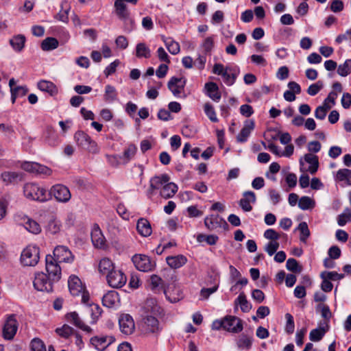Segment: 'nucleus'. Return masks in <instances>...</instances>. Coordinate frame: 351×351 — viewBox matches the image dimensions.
<instances>
[{
    "instance_id": "obj_32",
    "label": "nucleus",
    "mask_w": 351,
    "mask_h": 351,
    "mask_svg": "<svg viewBox=\"0 0 351 351\" xmlns=\"http://www.w3.org/2000/svg\"><path fill=\"white\" fill-rule=\"evenodd\" d=\"M119 300V295L114 291H108L102 298V304L108 308L113 307Z\"/></svg>"
},
{
    "instance_id": "obj_54",
    "label": "nucleus",
    "mask_w": 351,
    "mask_h": 351,
    "mask_svg": "<svg viewBox=\"0 0 351 351\" xmlns=\"http://www.w3.org/2000/svg\"><path fill=\"white\" fill-rule=\"evenodd\" d=\"M332 108V106H318L315 111V117L317 119L323 120L326 116L327 112Z\"/></svg>"
},
{
    "instance_id": "obj_21",
    "label": "nucleus",
    "mask_w": 351,
    "mask_h": 351,
    "mask_svg": "<svg viewBox=\"0 0 351 351\" xmlns=\"http://www.w3.org/2000/svg\"><path fill=\"white\" fill-rule=\"evenodd\" d=\"M91 240L93 245L99 248L104 247L106 244V239L98 226L95 224L91 232Z\"/></svg>"
},
{
    "instance_id": "obj_56",
    "label": "nucleus",
    "mask_w": 351,
    "mask_h": 351,
    "mask_svg": "<svg viewBox=\"0 0 351 351\" xmlns=\"http://www.w3.org/2000/svg\"><path fill=\"white\" fill-rule=\"evenodd\" d=\"M351 220V210L346 208L343 213L339 215L337 217V223L340 226H343L346 223Z\"/></svg>"
},
{
    "instance_id": "obj_40",
    "label": "nucleus",
    "mask_w": 351,
    "mask_h": 351,
    "mask_svg": "<svg viewBox=\"0 0 351 351\" xmlns=\"http://www.w3.org/2000/svg\"><path fill=\"white\" fill-rule=\"evenodd\" d=\"M25 43V37L21 34L15 36L10 40V44L16 51H21L23 49Z\"/></svg>"
},
{
    "instance_id": "obj_12",
    "label": "nucleus",
    "mask_w": 351,
    "mask_h": 351,
    "mask_svg": "<svg viewBox=\"0 0 351 351\" xmlns=\"http://www.w3.org/2000/svg\"><path fill=\"white\" fill-rule=\"evenodd\" d=\"M106 280L109 286L118 289L125 285L127 278L122 271L114 269L106 276Z\"/></svg>"
},
{
    "instance_id": "obj_31",
    "label": "nucleus",
    "mask_w": 351,
    "mask_h": 351,
    "mask_svg": "<svg viewBox=\"0 0 351 351\" xmlns=\"http://www.w3.org/2000/svg\"><path fill=\"white\" fill-rule=\"evenodd\" d=\"M114 12L118 18L122 21H125L130 17V12L128 10L125 3H120L114 1Z\"/></svg>"
},
{
    "instance_id": "obj_34",
    "label": "nucleus",
    "mask_w": 351,
    "mask_h": 351,
    "mask_svg": "<svg viewBox=\"0 0 351 351\" xmlns=\"http://www.w3.org/2000/svg\"><path fill=\"white\" fill-rule=\"evenodd\" d=\"M187 258L183 255H178L175 256H168L167 263L169 267L178 269L186 264Z\"/></svg>"
},
{
    "instance_id": "obj_61",
    "label": "nucleus",
    "mask_w": 351,
    "mask_h": 351,
    "mask_svg": "<svg viewBox=\"0 0 351 351\" xmlns=\"http://www.w3.org/2000/svg\"><path fill=\"white\" fill-rule=\"evenodd\" d=\"M66 3H67L66 1L62 2L61 7L62 9L64 8V10L63 12L60 11L56 16L57 19L62 22H66L68 21V12L69 8H67L68 6Z\"/></svg>"
},
{
    "instance_id": "obj_16",
    "label": "nucleus",
    "mask_w": 351,
    "mask_h": 351,
    "mask_svg": "<svg viewBox=\"0 0 351 351\" xmlns=\"http://www.w3.org/2000/svg\"><path fill=\"white\" fill-rule=\"evenodd\" d=\"M114 341L112 336H95L90 339L91 344L99 351L104 350Z\"/></svg>"
},
{
    "instance_id": "obj_28",
    "label": "nucleus",
    "mask_w": 351,
    "mask_h": 351,
    "mask_svg": "<svg viewBox=\"0 0 351 351\" xmlns=\"http://www.w3.org/2000/svg\"><path fill=\"white\" fill-rule=\"evenodd\" d=\"M254 126L255 124L253 120L245 121L243 128L237 136V141L241 143L246 141Z\"/></svg>"
},
{
    "instance_id": "obj_26",
    "label": "nucleus",
    "mask_w": 351,
    "mask_h": 351,
    "mask_svg": "<svg viewBox=\"0 0 351 351\" xmlns=\"http://www.w3.org/2000/svg\"><path fill=\"white\" fill-rule=\"evenodd\" d=\"M143 327L146 332L150 333H158L161 330L158 320L152 316H147L145 318Z\"/></svg>"
},
{
    "instance_id": "obj_13",
    "label": "nucleus",
    "mask_w": 351,
    "mask_h": 351,
    "mask_svg": "<svg viewBox=\"0 0 351 351\" xmlns=\"http://www.w3.org/2000/svg\"><path fill=\"white\" fill-rule=\"evenodd\" d=\"M186 80L184 77H172L168 82V88L176 97H180L184 92Z\"/></svg>"
},
{
    "instance_id": "obj_33",
    "label": "nucleus",
    "mask_w": 351,
    "mask_h": 351,
    "mask_svg": "<svg viewBox=\"0 0 351 351\" xmlns=\"http://www.w3.org/2000/svg\"><path fill=\"white\" fill-rule=\"evenodd\" d=\"M114 269H115L114 263L110 258H104L101 259L99 263V271L101 274L107 276Z\"/></svg>"
},
{
    "instance_id": "obj_14",
    "label": "nucleus",
    "mask_w": 351,
    "mask_h": 351,
    "mask_svg": "<svg viewBox=\"0 0 351 351\" xmlns=\"http://www.w3.org/2000/svg\"><path fill=\"white\" fill-rule=\"evenodd\" d=\"M224 329L228 332L238 333L243 330L242 320L235 316L224 317Z\"/></svg>"
},
{
    "instance_id": "obj_44",
    "label": "nucleus",
    "mask_w": 351,
    "mask_h": 351,
    "mask_svg": "<svg viewBox=\"0 0 351 351\" xmlns=\"http://www.w3.org/2000/svg\"><path fill=\"white\" fill-rule=\"evenodd\" d=\"M25 228L32 234H39L41 232V227L38 223L31 219L27 218L24 223Z\"/></svg>"
},
{
    "instance_id": "obj_6",
    "label": "nucleus",
    "mask_w": 351,
    "mask_h": 351,
    "mask_svg": "<svg viewBox=\"0 0 351 351\" xmlns=\"http://www.w3.org/2000/svg\"><path fill=\"white\" fill-rule=\"evenodd\" d=\"M49 197L50 195L53 196L58 202L67 203L71 198V193L67 186L62 184H56L53 185L49 193Z\"/></svg>"
},
{
    "instance_id": "obj_7",
    "label": "nucleus",
    "mask_w": 351,
    "mask_h": 351,
    "mask_svg": "<svg viewBox=\"0 0 351 351\" xmlns=\"http://www.w3.org/2000/svg\"><path fill=\"white\" fill-rule=\"evenodd\" d=\"M53 281L43 272L35 274L33 281L34 288L39 291L51 292L53 291Z\"/></svg>"
},
{
    "instance_id": "obj_2",
    "label": "nucleus",
    "mask_w": 351,
    "mask_h": 351,
    "mask_svg": "<svg viewBox=\"0 0 351 351\" xmlns=\"http://www.w3.org/2000/svg\"><path fill=\"white\" fill-rule=\"evenodd\" d=\"M23 193L27 198L32 200L45 202L49 199L47 189L36 183L25 184L23 187Z\"/></svg>"
},
{
    "instance_id": "obj_1",
    "label": "nucleus",
    "mask_w": 351,
    "mask_h": 351,
    "mask_svg": "<svg viewBox=\"0 0 351 351\" xmlns=\"http://www.w3.org/2000/svg\"><path fill=\"white\" fill-rule=\"evenodd\" d=\"M68 287L70 293L73 296H81L82 302L85 304H88L89 293L78 276L75 275L70 276L68 280Z\"/></svg>"
},
{
    "instance_id": "obj_24",
    "label": "nucleus",
    "mask_w": 351,
    "mask_h": 351,
    "mask_svg": "<svg viewBox=\"0 0 351 351\" xmlns=\"http://www.w3.org/2000/svg\"><path fill=\"white\" fill-rule=\"evenodd\" d=\"M66 319L69 322L75 325L76 327L83 330L84 331L90 333L92 329L88 326L84 324L83 321L80 317L76 312H71L66 315Z\"/></svg>"
},
{
    "instance_id": "obj_47",
    "label": "nucleus",
    "mask_w": 351,
    "mask_h": 351,
    "mask_svg": "<svg viewBox=\"0 0 351 351\" xmlns=\"http://www.w3.org/2000/svg\"><path fill=\"white\" fill-rule=\"evenodd\" d=\"M337 179L339 181H346L347 184L351 185V170L348 169H339L337 173Z\"/></svg>"
},
{
    "instance_id": "obj_11",
    "label": "nucleus",
    "mask_w": 351,
    "mask_h": 351,
    "mask_svg": "<svg viewBox=\"0 0 351 351\" xmlns=\"http://www.w3.org/2000/svg\"><path fill=\"white\" fill-rule=\"evenodd\" d=\"M21 167L26 171L36 175L49 176L52 173V170L48 167L34 162H23Z\"/></svg>"
},
{
    "instance_id": "obj_29",
    "label": "nucleus",
    "mask_w": 351,
    "mask_h": 351,
    "mask_svg": "<svg viewBox=\"0 0 351 351\" xmlns=\"http://www.w3.org/2000/svg\"><path fill=\"white\" fill-rule=\"evenodd\" d=\"M136 230L141 236L145 237L151 235L152 232L150 223L145 218H141L138 220Z\"/></svg>"
},
{
    "instance_id": "obj_55",
    "label": "nucleus",
    "mask_w": 351,
    "mask_h": 351,
    "mask_svg": "<svg viewBox=\"0 0 351 351\" xmlns=\"http://www.w3.org/2000/svg\"><path fill=\"white\" fill-rule=\"evenodd\" d=\"M30 347L31 351H46L44 342L38 338H34L32 340Z\"/></svg>"
},
{
    "instance_id": "obj_52",
    "label": "nucleus",
    "mask_w": 351,
    "mask_h": 351,
    "mask_svg": "<svg viewBox=\"0 0 351 351\" xmlns=\"http://www.w3.org/2000/svg\"><path fill=\"white\" fill-rule=\"evenodd\" d=\"M204 112L206 116L209 118V119L214 123H216L218 121V119L216 115L215 110L213 108V106L209 104L206 103L204 104Z\"/></svg>"
},
{
    "instance_id": "obj_22",
    "label": "nucleus",
    "mask_w": 351,
    "mask_h": 351,
    "mask_svg": "<svg viewBox=\"0 0 351 351\" xmlns=\"http://www.w3.org/2000/svg\"><path fill=\"white\" fill-rule=\"evenodd\" d=\"M166 298L171 303L180 301L182 298V293L179 287L176 286L168 287L164 289Z\"/></svg>"
},
{
    "instance_id": "obj_36",
    "label": "nucleus",
    "mask_w": 351,
    "mask_h": 351,
    "mask_svg": "<svg viewBox=\"0 0 351 351\" xmlns=\"http://www.w3.org/2000/svg\"><path fill=\"white\" fill-rule=\"evenodd\" d=\"M1 179L6 184L14 183L22 179V175L15 171H5L1 173Z\"/></svg>"
},
{
    "instance_id": "obj_45",
    "label": "nucleus",
    "mask_w": 351,
    "mask_h": 351,
    "mask_svg": "<svg viewBox=\"0 0 351 351\" xmlns=\"http://www.w3.org/2000/svg\"><path fill=\"white\" fill-rule=\"evenodd\" d=\"M315 206V201L308 196L302 197L298 202L299 208L303 210L312 209Z\"/></svg>"
},
{
    "instance_id": "obj_37",
    "label": "nucleus",
    "mask_w": 351,
    "mask_h": 351,
    "mask_svg": "<svg viewBox=\"0 0 351 351\" xmlns=\"http://www.w3.org/2000/svg\"><path fill=\"white\" fill-rule=\"evenodd\" d=\"M38 88L44 92L49 93L51 95L56 94L58 90L56 85L49 81L41 80L38 83Z\"/></svg>"
},
{
    "instance_id": "obj_43",
    "label": "nucleus",
    "mask_w": 351,
    "mask_h": 351,
    "mask_svg": "<svg viewBox=\"0 0 351 351\" xmlns=\"http://www.w3.org/2000/svg\"><path fill=\"white\" fill-rule=\"evenodd\" d=\"M58 47V41L56 38L48 37L43 40L41 43V49L43 51H51Z\"/></svg>"
},
{
    "instance_id": "obj_63",
    "label": "nucleus",
    "mask_w": 351,
    "mask_h": 351,
    "mask_svg": "<svg viewBox=\"0 0 351 351\" xmlns=\"http://www.w3.org/2000/svg\"><path fill=\"white\" fill-rule=\"evenodd\" d=\"M202 47L204 49L205 52H210L214 46V38L213 36H208L206 38L202 43Z\"/></svg>"
},
{
    "instance_id": "obj_30",
    "label": "nucleus",
    "mask_w": 351,
    "mask_h": 351,
    "mask_svg": "<svg viewBox=\"0 0 351 351\" xmlns=\"http://www.w3.org/2000/svg\"><path fill=\"white\" fill-rule=\"evenodd\" d=\"M178 189V187L177 184L169 181L162 188H161L160 191V195L165 199L171 198L177 193Z\"/></svg>"
},
{
    "instance_id": "obj_64",
    "label": "nucleus",
    "mask_w": 351,
    "mask_h": 351,
    "mask_svg": "<svg viewBox=\"0 0 351 351\" xmlns=\"http://www.w3.org/2000/svg\"><path fill=\"white\" fill-rule=\"evenodd\" d=\"M264 237L271 241H278L280 238L279 234L274 229H267L264 232Z\"/></svg>"
},
{
    "instance_id": "obj_50",
    "label": "nucleus",
    "mask_w": 351,
    "mask_h": 351,
    "mask_svg": "<svg viewBox=\"0 0 351 351\" xmlns=\"http://www.w3.org/2000/svg\"><path fill=\"white\" fill-rule=\"evenodd\" d=\"M286 267L289 271L300 274L302 271V267L294 258H289L287 261Z\"/></svg>"
},
{
    "instance_id": "obj_10",
    "label": "nucleus",
    "mask_w": 351,
    "mask_h": 351,
    "mask_svg": "<svg viewBox=\"0 0 351 351\" xmlns=\"http://www.w3.org/2000/svg\"><path fill=\"white\" fill-rule=\"evenodd\" d=\"M52 256L60 263H71L75 259V256L71 251L65 245L56 246L53 251Z\"/></svg>"
},
{
    "instance_id": "obj_4",
    "label": "nucleus",
    "mask_w": 351,
    "mask_h": 351,
    "mask_svg": "<svg viewBox=\"0 0 351 351\" xmlns=\"http://www.w3.org/2000/svg\"><path fill=\"white\" fill-rule=\"evenodd\" d=\"M40 259V249L35 245H28L21 254V263L24 266L34 267Z\"/></svg>"
},
{
    "instance_id": "obj_27",
    "label": "nucleus",
    "mask_w": 351,
    "mask_h": 351,
    "mask_svg": "<svg viewBox=\"0 0 351 351\" xmlns=\"http://www.w3.org/2000/svg\"><path fill=\"white\" fill-rule=\"evenodd\" d=\"M206 95L213 101L218 102L221 97L217 84L215 82H208L204 85Z\"/></svg>"
},
{
    "instance_id": "obj_3",
    "label": "nucleus",
    "mask_w": 351,
    "mask_h": 351,
    "mask_svg": "<svg viewBox=\"0 0 351 351\" xmlns=\"http://www.w3.org/2000/svg\"><path fill=\"white\" fill-rule=\"evenodd\" d=\"M74 139L79 147L93 154L99 153V147L97 143L84 132L81 130L76 132Z\"/></svg>"
},
{
    "instance_id": "obj_41",
    "label": "nucleus",
    "mask_w": 351,
    "mask_h": 351,
    "mask_svg": "<svg viewBox=\"0 0 351 351\" xmlns=\"http://www.w3.org/2000/svg\"><path fill=\"white\" fill-rule=\"evenodd\" d=\"M136 56L138 58H149L151 56L149 48L144 43H138L136 46Z\"/></svg>"
},
{
    "instance_id": "obj_62",
    "label": "nucleus",
    "mask_w": 351,
    "mask_h": 351,
    "mask_svg": "<svg viewBox=\"0 0 351 351\" xmlns=\"http://www.w3.org/2000/svg\"><path fill=\"white\" fill-rule=\"evenodd\" d=\"M321 278H322V282L321 284V289L324 292H330L332 291L333 285L330 282V280L326 278L324 273H322L320 275Z\"/></svg>"
},
{
    "instance_id": "obj_51",
    "label": "nucleus",
    "mask_w": 351,
    "mask_h": 351,
    "mask_svg": "<svg viewBox=\"0 0 351 351\" xmlns=\"http://www.w3.org/2000/svg\"><path fill=\"white\" fill-rule=\"evenodd\" d=\"M298 230L300 232V239L302 242L305 243L306 239L310 236V230L308 229V225L306 222H301L298 226Z\"/></svg>"
},
{
    "instance_id": "obj_58",
    "label": "nucleus",
    "mask_w": 351,
    "mask_h": 351,
    "mask_svg": "<svg viewBox=\"0 0 351 351\" xmlns=\"http://www.w3.org/2000/svg\"><path fill=\"white\" fill-rule=\"evenodd\" d=\"M279 243L278 241H269L264 247V250L269 256L274 255L279 248Z\"/></svg>"
},
{
    "instance_id": "obj_17",
    "label": "nucleus",
    "mask_w": 351,
    "mask_h": 351,
    "mask_svg": "<svg viewBox=\"0 0 351 351\" xmlns=\"http://www.w3.org/2000/svg\"><path fill=\"white\" fill-rule=\"evenodd\" d=\"M119 324L121 332L125 335L132 334L135 328L134 320L129 314L121 315Z\"/></svg>"
},
{
    "instance_id": "obj_42",
    "label": "nucleus",
    "mask_w": 351,
    "mask_h": 351,
    "mask_svg": "<svg viewBox=\"0 0 351 351\" xmlns=\"http://www.w3.org/2000/svg\"><path fill=\"white\" fill-rule=\"evenodd\" d=\"M234 303L236 305H239L241 311L244 313L250 311L252 308V305L247 300L246 296L243 292L239 295Z\"/></svg>"
},
{
    "instance_id": "obj_15",
    "label": "nucleus",
    "mask_w": 351,
    "mask_h": 351,
    "mask_svg": "<svg viewBox=\"0 0 351 351\" xmlns=\"http://www.w3.org/2000/svg\"><path fill=\"white\" fill-rule=\"evenodd\" d=\"M254 339L252 335L241 333L234 340L235 346L239 351H249L253 344Z\"/></svg>"
},
{
    "instance_id": "obj_39",
    "label": "nucleus",
    "mask_w": 351,
    "mask_h": 351,
    "mask_svg": "<svg viewBox=\"0 0 351 351\" xmlns=\"http://www.w3.org/2000/svg\"><path fill=\"white\" fill-rule=\"evenodd\" d=\"M162 40L170 53L176 55L180 52V47L178 43L176 42L170 38H165V36H162Z\"/></svg>"
},
{
    "instance_id": "obj_59",
    "label": "nucleus",
    "mask_w": 351,
    "mask_h": 351,
    "mask_svg": "<svg viewBox=\"0 0 351 351\" xmlns=\"http://www.w3.org/2000/svg\"><path fill=\"white\" fill-rule=\"evenodd\" d=\"M324 84L322 81H317L316 83L310 85L307 89V93L311 96L317 95L323 88Z\"/></svg>"
},
{
    "instance_id": "obj_5",
    "label": "nucleus",
    "mask_w": 351,
    "mask_h": 351,
    "mask_svg": "<svg viewBox=\"0 0 351 351\" xmlns=\"http://www.w3.org/2000/svg\"><path fill=\"white\" fill-rule=\"evenodd\" d=\"M56 258L51 254H48L45 257V269L48 274V276L51 278L54 282L59 281L62 276V269Z\"/></svg>"
},
{
    "instance_id": "obj_48",
    "label": "nucleus",
    "mask_w": 351,
    "mask_h": 351,
    "mask_svg": "<svg viewBox=\"0 0 351 351\" xmlns=\"http://www.w3.org/2000/svg\"><path fill=\"white\" fill-rule=\"evenodd\" d=\"M351 73V59L346 60L343 64H339L337 69V73L346 77Z\"/></svg>"
},
{
    "instance_id": "obj_35",
    "label": "nucleus",
    "mask_w": 351,
    "mask_h": 351,
    "mask_svg": "<svg viewBox=\"0 0 351 351\" xmlns=\"http://www.w3.org/2000/svg\"><path fill=\"white\" fill-rule=\"evenodd\" d=\"M304 159L310 165L306 171H309L311 174L315 173L319 167L318 157L312 154H306L304 155Z\"/></svg>"
},
{
    "instance_id": "obj_8",
    "label": "nucleus",
    "mask_w": 351,
    "mask_h": 351,
    "mask_svg": "<svg viewBox=\"0 0 351 351\" xmlns=\"http://www.w3.org/2000/svg\"><path fill=\"white\" fill-rule=\"evenodd\" d=\"M132 261L135 267L141 271H151L156 267L155 262L152 261L148 256L144 254H135L132 256Z\"/></svg>"
},
{
    "instance_id": "obj_18",
    "label": "nucleus",
    "mask_w": 351,
    "mask_h": 351,
    "mask_svg": "<svg viewBox=\"0 0 351 351\" xmlns=\"http://www.w3.org/2000/svg\"><path fill=\"white\" fill-rule=\"evenodd\" d=\"M169 180V176L165 173L152 177L149 180L150 188L148 191L149 194L152 195L154 190H160Z\"/></svg>"
},
{
    "instance_id": "obj_46",
    "label": "nucleus",
    "mask_w": 351,
    "mask_h": 351,
    "mask_svg": "<svg viewBox=\"0 0 351 351\" xmlns=\"http://www.w3.org/2000/svg\"><path fill=\"white\" fill-rule=\"evenodd\" d=\"M150 284L152 290L156 292L159 290H162L164 291V289L165 287L163 283V280L161 278H160L157 275H152L150 278Z\"/></svg>"
},
{
    "instance_id": "obj_25",
    "label": "nucleus",
    "mask_w": 351,
    "mask_h": 351,
    "mask_svg": "<svg viewBox=\"0 0 351 351\" xmlns=\"http://www.w3.org/2000/svg\"><path fill=\"white\" fill-rule=\"evenodd\" d=\"M137 152V147L132 143H130L125 147L123 154L120 155V160L123 165L128 164L134 159Z\"/></svg>"
},
{
    "instance_id": "obj_20",
    "label": "nucleus",
    "mask_w": 351,
    "mask_h": 351,
    "mask_svg": "<svg viewBox=\"0 0 351 351\" xmlns=\"http://www.w3.org/2000/svg\"><path fill=\"white\" fill-rule=\"evenodd\" d=\"M243 197L239 202V206L245 212H250L252 210L250 203H255L256 200V195L253 191H247L243 193Z\"/></svg>"
},
{
    "instance_id": "obj_57",
    "label": "nucleus",
    "mask_w": 351,
    "mask_h": 351,
    "mask_svg": "<svg viewBox=\"0 0 351 351\" xmlns=\"http://www.w3.org/2000/svg\"><path fill=\"white\" fill-rule=\"evenodd\" d=\"M231 71H226L222 75L223 80L227 86H232L234 84L237 74L230 73Z\"/></svg>"
},
{
    "instance_id": "obj_53",
    "label": "nucleus",
    "mask_w": 351,
    "mask_h": 351,
    "mask_svg": "<svg viewBox=\"0 0 351 351\" xmlns=\"http://www.w3.org/2000/svg\"><path fill=\"white\" fill-rule=\"evenodd\" d=\"M61 223L57 219H51L49 221L47 230L48 232L55 234L60 232Z\"/></svg>"
},
{
    "instance_id": "obj_38",
    "label": "nucleus",
    "mask_w": 351,
    "mask_h": 351,
    "mask_svg": "<svg viewBox=\"0 0 351 351\" xmlns=\"http://www.w3.org/2000/svg\"><path fill=\"white\" fill-rule=\"evenodd\" d=\"M104 99L107 103H112L117 99V93L113 86L110 84L106 86Z\"/></svg>"
},
{
    "instance_id": "obj_49",
    "label": "nucleus",
    "mask_w": 351,
    "mask_h": 351,
    "mask_svg": "<svg viewBox=\"0 0 351 351\" xmlns=\"http://www.w3.org/2000/svg\"><path fill=\"white\" fill-rule=\"evenodd\" d=\"M56 332L59 336L67 339L73 335L75 330L69 325L64 324L61 328H56Z\"/></svg>"
},
{
    "instance_id": "obj_23",
    "label": "nucleus",
    "mask_w": 351,
    "mask_h": 351,
    "mask_svg": "<svg viewBox=\"0 0 351 351\" xmlns=\"http://www.w3.org/2000/svg\"><path fill=\"white\" fill-rule=\"evenodd\" d=\"M328 330L329 325L327 322L320 323L318 328H315L310 332V340L312 341H320Z\"/></svg>"
},
{
    "instance_id": "obj_19",
    "label": "nucleus",
    "mask_w": 351,
    "mask_h": 351,
    "mask_svg": "<svg viewBox=\"0 0 351 351\" xmlns=\"http://www.w3.org/2000/svg\"><path fill=\"white\" fill-rule=\"evenodd\" d=\"M204 224L210 230H214L222 226H228L226 221L218 215H211L204 219Z\"/></svg>"
},
{
    "instance_id": "obj_9",
    "label": "nucleus",
    "mask_w": 351,
    "mask_h": 351,
    "mask_svg": "<svg viewBox=\"0 0 351 351\" xmlns=\"http://www.w3.org/2000/svg\"><path fill=\"white\" fill-rule=\"evenodd\" d=\"M18 326L19 324L15 315H8L3 328V337L6 340L13 339L17 332Z\"/></svg>"
},
{
    "instance_id": "obj_60",
    "label": "nucleus",
    "mask_w": 351,
    "mask_h": 351,
    "mask_svg": "<svg viewBox=\"0 0 351 351\" xmlns=\"http://www.w3.org/2000/svg\"><path fill=\"white\" fill-rule=\"evenodd\" d=\"M285 318L287 319L285 331L288 334H292L294 332L295 329L293 317L290 313H287L285 315Z\"/></svg>"
}]
</instances>
